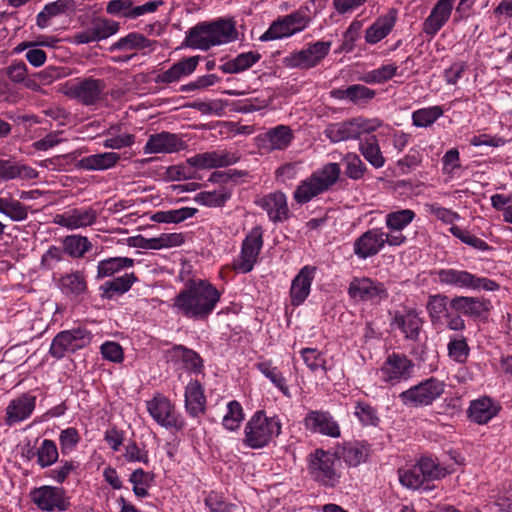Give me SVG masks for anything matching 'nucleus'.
<instances>
[{
  "instance_id": "nucleus-1",
  "label": "nucleus",
  "mask_w": 512,
  "mask_h": 512,
  "mask_svg": "<svg viewBox=\"0 0 512 512\" xmlns=\"http://www.w3.org/2000/svg\"><path fill=\"white\" fill-rule=\"evenodd\" d=\"M220 291L207 280H190L173 299L172 308L179 315L205 320L220 302Z\"/></svg>"
},
{
  "instance_id": "nucleus-2",
  "label": "nucleus",
  "mask_w": 512,
  "mask_h": 512,
  "mask_svg": "<svg viewBox=\"0 0 512 512\" xmlns=\"http://www.w3.org/2000/svg\"><path fill=\"white\" fill-rule=\"evenodd\" d=\"M237 38L235 22L219 18L212 22H202L186 33L185 45L192 49L207 51L211 47L229 43Z\"/></svg>"
},
{
  "instance_id": "nucleus-3",
  "label": "nucleus",
  "mask_w": 512,
  "mask_h": 512,
  "mask_svg": "<svg viewBox=\"0 0 512 512\" xmlns=\"http://www.w3.org/2000/svg\"><path fill=\"white\" fill-rule=\"evenodd\" d=\"M341 174V168L337 163H327L322 168L312 172L302 180L293 192L294 200L300 204H306L327 192L337 183Z\"/></svg>"
},
{
  "instance_id": "nucleus-4",
  "label": "nucleus",
  "mask_w": 512,
  "mask_h": 512,
  "mask_svg": "<svg viewBox=\"0 0 512 512\" xmlns=\"http://www.w3.org/2000/svg\"><path fill=\"white\" fill-rule=\"evenodd\" d=\"M281 428L277 416H267L262 410L256 411L245 424L242 443L251 449L264 448L279 436Z\"/></svg>"
},
{
  "instance_id": "nucleus-5",
  "label": "nucleus",
  "mask_w": 512,
  "mask_h": 512,
  "mask_svg": "<svg viewBox=\"0 0 512 512\" xmlns=\"http://www.w3.org/2000/svg\"><path fill=\"white\" fill-rule=\"evenodd\" d=\"M434 280L443 286L459 289L496 291L499 285L486 277H479L467 270L454 268L435 269L431 272Z\"/></svg>"
},
{
  "instance_id": "nucleus-6",
  "label": "nucleus",
  "mask_w": 512,
  "mask_h": 512,
  "mask_svg": "<svg viewBox=\"0 0 512 512\" xmlns=\"http://www.w3.org/2000/svg\"><path fill=\"white\" fill-rule=\"evenodd\" d=\"M379 118H365L362 116L346 121L331 123L324 130L325 136L333 143L358 139L363 134H369L383 127Z\"/></svg>"
},
{
  "instance_id": "nucleus-7",
  "label": "nucleus",
  "mask_w": 512,
  "mask_h": 512,
  "mask_svg": "<svg viewBox=\"0 0 512 512\" xmlns=\"http://www.w3.org/2000/svg\"><path fill=\"white\" fill-rule=\"evenodd\" d=\"M106 87V82L103 79L75 78L60 84L59 91L83 105L90 106L103 99Z\"/></svg>"
},
{
  "instance_id": "nucleus-8",
  "label": "nucleus",
  "mask_w": 512,
  "mask_h": 512,
  "mask_svg": "<svg viewBox=\"0 0 512 512\" xmlns=\"http://www.w3.org/2000/svg\"><path fill=\"white\" fill-rule=\"evenodd\" d=\"M340 460L336 454L316 449L310 454L308 470L311 477L327 487H334L340 480Z\"/></svg>"
},
{
  "instance_id": "nucleus-9",
  "label": "nucleus",
  "mask_w": 512,
  "mask_h": 512,
  "mask_svg": "<svg viewBox=\"0 0 512 512\" xmlns=\"http://www.w3.org/2000/svg\"><path fill=\"white\" fill-rule=\"evenodd\" d=\"M415 364L404 353H389L377 370V375L383 383L395 386L408 381L414 374Z\"/></svg>"
},
{
  "instance_id": "nucleus-10",
  "label": "nucleus",
  "mask_w": 512,
  "mask_h": 512,
  "mask_svg": "<svg viewBox=\"0 0 512 512\" xmlns=\"http://www.w3.org/2000/svg\"><path fill=\"white\" fill-rule=\"evenodd\" d=\"M445 387L444 381L431 377L401 392L399 398L407 407H424L440 398Z\"/></svg>"
},
{
  "instance_id": "nucleus-11",
  "label": "nucleus",
  "mask_w": 512,
  "mask_h": 512,
  "mask_svg": "<svg viewBox=\"0 0 512 512\" xmlns=\"http://www.w3.org/2000/svg\"><path fill=\"white\" fill-rule=\"evenodd\" d=\"M146 408L152 419L161 427L181 431L186 426L183 416L176 411L171 400L163 394L156 393L147 400Z\"/></svg>"
},
{
  "instance_id": "nucleus-12",
  "label": "nucleus",
  "mask_w": 512,
  "mask_h": 512,
  "mask_svg": "<svg viewBox=\"0 0 512 512\" xmlns=\"http://www.w3.org/2000/svg\"><path fill=\"white\" fill-rule=\"evenodd\" d=\"M310 23L307 9H298L273 21L260 37L261 41H272L293 36L305 30Z\"/></svg>"
},
{
  "instance_id": "nucleus-13",
  "label": "nucleus",
  "mask_w": 512,
  "mask_h": 512,
  "mask_svg": "<svg viewBox=\"0 0 512 512\" xmlns=\"http://www.w3.org/2000/svg\"><path fill=\"white\" fill-rule=\"evenodd\" d=\"M331 41L319 40L308 43L300 50H296L283 59L286 67L307 70L318 66L329 54Z\"/></svg>"
},
{
  "instance_id": "nucleus-14",
  "label": "nucleus",
  "mask_w": 512,
  "mask_h": 512,
  "mask_svg": "<svg viewBox=\"0 0 512 512\" xmlns=\"http://www.w3.org/2000/svg\"><path fill=\"white\" fill-rule=\"evenodd\" d=\"M92 338L91 332L81 327L61 331L53 338L49 354L55 359H62L66 354L88 346Z\"/></svg>"
},
{
  "instance_id": "nucleus-15",
  "label": "nucleus",
  "mask_w": 512,
  "mask_h": 512,
  "mask_svg": "<svg viewBox=\"0 0 512 512\" xmlns=\"http://www.w3.org/2000/svg\"><path fill=\"white\" fill-rule=\"evenodd\" d=\"M401 242L397 237H388L382 228H371L355 239L353 252L358 259L365 260L377 255L386 244L396 246Z\"/></svg>"
},
{
  "instance_id": "nucleus-16",
  "label": "nucleus",
  "mask_w": 512,
  "mask_h": 512,
  "mask_svg": "<svg viewBox=\"0 0 512 512\" xmlns=\"http://www.w3.org/2000/svg\"><path fill=\"white\" fill-rule=\"evenodd\" d=\"M31 502L43 512H64L70 502L62 487L43 485L30 491Z\"/></svg>"
},
{
  "instance_id": "nucleus-17",
  "label": "nucleus",
  "mask_w": 512,
  "mask_h": 512,
  "mask_svg": "<svg viewBox=\"0 0 512 512\" xmlns=\"http://www.w3.org/2000/svg\"><path fill=\"white\" fill-rule=\"evenodd\" d=\"M348 295L356 301L380 304L389 297L384 283L369 277H354L348 287Z\"/></svg>"
},
{
  "instance_id": "nucleus-18",
  "label": "nucleus",
  "mask_w": 512,
  "mask_h": 512,
  "mask_svg": "<svg viewBox=\"0 0 512 512\" xmlns=\"http://www.w3.org/2000/svg\"><path fill=\"white\" fill-rule=\"evenodd\" d=\"M263 247V230L256 226L246 235L241 245V251L233 264L234 270L248 273L253 270L260 251Z\"/></svg>"
},
{
  "instance_id": "nucleus-19",
  "label": "nucleus",
  "mask_w": 512,
  "mask_h": 512,
  "mask_svg": "<svg viewBox=\"0 0 512 512\" xmlns=\"http://www.w3.org/2000/svg\"><path fill=\"white\" fill-rule=\"evenodd\" d=\"M98 213L92 207L71 208L63 213L56 214L53 223L67 230L84 229L94 225Z\"/></svg>"
},
{
  "instance_id": "nucleus-20",
  "label": "nucleus",
  "mask_w": 512,
  "mask_h": 512,
  "mask_svg": "<svg viewBox=\"0 0 512 512\" xmlns=\"http://www.w3.org/2000/svg\"><path fill=\"white\" fill-rule=\"evenodd\" d=\"M118 30V22L108 18L96 17L87 28L73 35V42L76 44L98 42L116 34Z\"/></svg>"
},
{
  "instance_id": "nucleus-21",
  "label": "nucleus",
  "mask_w": 512,
  "mask_h": 512,
  "mask_svg": "<svg viewBox=\"0 0 512 512\" xmlns=\"http://www.w3.org/2000/svg\"><path fill=\"white\" fill-rule=\"evenodd\" d=\"M423 325V319L415 308L404 307L393 313L391 327L399 329L404 337L411 341H418Z\"/></svg>"
},
{
  "instance_id": "nucleus-22",
  "label": "nucleus",
  "mask_w": 512,
  "mask_h": 512,
  "mask_svg": "<svg viewBox=\"0 0 512 512\" xmlns=\"http://www.w3.org/2000/svg\"><path fill=\"white\" fill-rule=\"evenodd\" d=\"M255 204L267 213L273 223L284 222L290 216L287 197L281 191L266 194L258 198Z\"/></svg>"
},
{
  "instance_id": "nucleus-23",
  "label": "nucleus",
  "mask_w": 512,
  "mask_h": 512,
  "mask_svg": "<svg viewBox=\"0 0 512 512\" xmlns=\"http://www.w3.org/2000/svg\"><path fill=\"white\" fill-rule=\"evenodd\" d=\"M303 422L305 428L312 433H318L331 438H338L341 435L339 424L327 411H309Z\"/></svg>"
},
{
  "instance_id": "nucleus-24",
  "label": "nucleus",
  "mask_w": 512,
  "mask_h": 512,
  "mask_svg": "<svg viewBox=\"0 0 512 512\" xmlns=\"http://www.w3.org/2000/svg\"><path fill=\"white\" fill-rule=\"evenodd\" d=\"M35 407L36 396L29 393L10 400L5 410V424L11 427L27 420L33 414Z\"/></svg>"
},
{
  "instance_id": "nucleus-25",
  "label": "nucleus",
  "mask_w": 512,
  "mask_h": 512,
  "mask_svg": "<svg viewBox=\"0 0 512 512\" xmlns=\"http://www.w3.org/2000/svg\"><path fill=\"white\" fill-rule=\"evenodd\" d=\"M185 142L177 134L160 132L149 136L143 151L145 154H170L184 149Z\"/></svg>"
},
{
  "instance_id": "nucleus-26",
  "label": "nucleus",
  "mask_w": 512,
  "mask_h": 512,
  "mask_svg": "<svg viewBox=\"0 0 512 512\" xmlns=\"http://www.w3.org/2000/svg\"><path fill=\"white\" fill-rule=\"evenodd\" d=\"M315 275L316 267L306 265L303 266L293 278L289 291L292 306L298 307L308 298Z\"/></svg>"
},
{
  "instance_id": "nucleus-27",
  "label": "nucleus",
  "mask_w": 512,
  "mask_h": 512,
  "mask_svg": "<svg viewBox=\"0 0 512 512\" xmlns=\"http://www.w3.org/2000/svg\"><path fill=\"white\" fill-rule=\"evenodd\" d=\"M455 0H438L422 24V31L434 37L450 19Z\"/></svg>"
},
{
  "instance_id": "nucleus-28",
  "label": "nucleus",
  "mask_w": 512,
  "mask_h": 512,
  "mask_svg": "<svg viewBox=\"0 0 512 512\" xmlns=\"http://www.w3.org/2000/svg\"><path fill=\"white\" fill-rule=\"evenodd\" d=\"M416 218V213L412 209H396L388 212L384 217V223L388 229V237H397L401 242L396 246L404 245L407 237L402 233Z\"/></svg>"
},
{
  "instance_id": "nucleus-29",
  "label": "nucleus",
  "mask_w": 512,
  "mask_h": 512,
  "mask_svg": "<svg viewBox=\"0 0 512 512\" xmlns=\"http://www.w3.org/2000/svg\"><path fill=\"white\" fill-rule=\"evenodd\" d=\"M398 19V11L391 8L387 13L379 16L372 25L365 30V41L374 45L387 37L393 30Z\"/></svg>"
},
{
  "instance_id": "nucleus-30",
  "label": "nucleus",
  "mask_w": 512,
  "mask_h": 512,
  "mask_svg": "<svg viewBox=\"0 0 512 512\" xmlns=\"http://www.w3.org/2000/svg\"><path fill=\"white\" fill-rule=\"evenodd\" d=\"M199 56L184 58L174 63L169 69L159 73L154 78L156 84H172L191 75L197 68Z\"/></svg>"
},
{
  "instance_id": "nucleus-31",
  "label": "nucleus",
  "mask_w": 512,
  "mask_h": 512,
  "mask_svg": "<svg viewBox=\"0 0 512 512\" xmlns=\"http://www.w3.org/2000/svg\"><path fill=\"white\" fill-rule=\"evenodd\" d=\"M452 309L473 318H482L487 315L491 308V302L484 298L456 296L451 299Z\"/></svg>"
},
{
  "instance_id": "nucleus-32",
  "label": "nucleus",
  "mask_w": 512,
  "mask_h": 512,
  "mask_svg": "<svg viewBox=\"0 0 512 512\" xmlns=\"http://www.w3.org/2000/svg\"><path fill=\"white\" fill-rule=\"evenodd\" d=\"M0 214L13 222H23L28 219L29 206L16 198L10 191H0Z\"/></svg>"
},
{
  "instance_id": "nucleus-33",
  "label": "nucleus",
  "mask_w": 512,
  "mask_h": 512,
  "mask_svg": "<svg viewBox=\"0 0 512 512\" xmlns=\"http://www.w3.org/2000/svg\"><path fill=\"white\" fill-rule=\"evenodd\" d=\"M237 159L235 154L224 151H211L197 154L189 158L188 162L198 169H212L232 165Z\"/></svg>"
},
{
  "instance_id": "nucleus-34",
  "label": "nucleus",
  "mask_w": 512,
  "mask_h": 512,
  "mask_svg": "<svg viewBox=\"0 0 512 512\" xmlns=\"http://www.w3.org/2000/svg\"><path fill=\"white\" fill-rule=\"evenodd\" d=\"M500 406L490 397L483 396L470 402L468 417L477 424H486L499 412Z\"/></svg>"
},
{
  "instance_id": "nucleus-35",
  "label": "nucleus",
  "mask_w": 512,
  "mask_h": 512,
  "mask_svg": "<svg viewBox=\"0 0 512 512\" xmlns=\"http://www.w3.org/2000/svg\"><path fill=\"white\" fill-rule=\"evenodd\" d=\"M294 136L291 128L278 125L260 136L262 146L269 150H284L292 142Z\"/></svg>"
},
{
  "instance_id": "nucleus-36",
  "label": "nucleus",
  "mask_w": 512,
  "mask_h": 512,
  "mask_svg": "<svg viewBox=\"0 0 512 512\" xmlns=\"http://www.w3.org/2000/svg\"><path fill=\"white\" fill-rule=\"evenodd\" d=\"M77 4L75 0H56L46 4L36 16V24L39 28L44 29L50 25L52 18L74 12Z\"/></svg>"
},
{
  "instance_id": "nucleus-37",
  "label": "nucleus",
  "mask_w": 512,
  "mask_h": 512,
  "mask_svg": "<svg viewBox=\"0 0 512 512\" xmlns=\"http://www.w3.org/2000/svg\"><path fill=\"white\" fill-rule=\"evenodd\" d=\"M185 409L191 417H198L206 409V397L201 384L190 381L185 388Z\"/></svg>"
},
{
  "instance_id": "nucleus-38",
  "label": "nucleus",
  "mask_w": 512,
  "mask_h": 512,
  "mask_svg": "<svg viewBox=\"0 0 512 512\" xmlns=\"http://www.w3.org/2000/svg\"><path fill=\"white\" fill-rule=\"evenodd\" d=\"M137 280L138 279L133 272L124 273L119 277H114L100 285V295L105 299H113L116 296L123 295L130 290Z\"/></svg>"
},
{
  "instance_id": "nucleus-39",
  "label": "nucleus",
  "mask_w": 512,
  "mask_h": 512,
  "mask_svg": "<svg viewBox=\"0 0 512 512\" xmlns=\"http://www.w3.org/2000/svg\"><path fill=\"white\" fill-rule=\"evenodd\" d=\"M135 143V135L123 131V124L111 125L105 132L103 146L108 149L129 148Z\"/></svg>"
},
{
  "instance_id": "nucleus-40",
  "label": "nucleus",
  "mask_w": 512,
  "mask_h": 512,
  "mask_svg": "<svg viewBox=\"0 0 512 512\" xmlns=\"http://www.w3.org/2000/svg\"><path fill=\"white\" fill-rule=\"evenodd\" d=\"M135 260L129 257H110L98 262V279L114 277L116 274L130 269L134 266Z\"/></svg>"
},
{
  "instance_id": "nucleus-41",
  "label": "nucleus",
  "mask_w": 512,
  "mask_h": 512,
  "mask_svg": "<svg viewBox=\"0 0 512 512\" xmlns=\"http://www.w3.org/2000/svg\"><path fill=\"white\" fill-rule=\"evenodd\" d=\"M120 160V155L115 152H104L83 157L79 161V167L84 170H106L114 167Z\"/></svg>"
},
{
  "instance_id": "nucleus-42",
  "label": "nucleus",
  "mask_w": 512,
  "mask_h": 512,
  "mask_svg": "<svg viewBox=\"0 0 512 512\" xmlns=\"http://www.w3.org/2000/svg\"><path fill=\"white\" fill-rule=\"evenodd\" d=\"M168 356L171 361L182 362L185 367L195 373H199L202 368L200 356L191 349L182 345H176L168 350Z\"/></svg>"
},
{
  "instance_id": "nucleus-43",
  "label": "nucleus",
  "mask_w": 512,
  "mask_h": 512,
  "mask_svg": "<svg viewBox=\"0 0 512 512\" xmlns=\"http://www.w3.org/2000/svg\"><path fill=\"white\" fill-rule=\"evenodd\" d=\"M37 175V171L27 165L0 159V176L4 180H13L17 178L30 180L35 179Z\"/></svg>"
},
{
  "instance_id": "nucleus-44",
  "label": "nucleus",
  "mask_w": 512,
  "mask_h": 512,
  "mask_svg": "<svg viewBox=\"0 0 512 512\" xmlns=\"http://www.w3.org/2000/svg\"><path fill=\"white\" fill-rule=\"evenodd\" d=\"M260 58L261 55L256 51L241 53L237 55L235 58L221 65L220 69L224 73H240L252 67L255 63H257L260 60Z\"/></svg>"
},
{
  "instance_id": "nucleus-45",
  "label": "nucleus",
  "mask_w": 512,
  "mask_h": 512,
  "mask_svg": "<svg viewBox=\"0 0 512 512\" xmlns=\"http://www.w3.org/2000/svg\"><path fill=\"white\" fill-rule=\"evenodd\" d=\"M359 151L363 157L376 169L385 165V157L383 156L376 136L365 138L359 143Z\"/></svg>"
},
{
  "instance_id": "nucleus-46",
  "label": "nucleus",
  "mask_w": 512,
  "mask_h": 512,
  "mask_svg": "<svg viewBox=\"0 0 512 512\" xmlns=\"http://www.w3.org/2000/svg\"><path fill=\"white\" fill-rule=\"evenodd\" d=\"M417 464L427 484L431 481L440 480L452 473L450 467L441 465L437 459L431 457H422L417 461Z\"/></svg>"
},
{
  "instance_id": "nucleus-47",
  "label": "nucleus",
  "mask_w": 512,
  "mask_h": 512,
  "mask_svg": "<svg viewBox=\"0 0 512 512\" xmlns=\"http://www.w3.org/2000/svg\"><path fill=\"white\" fill-rule=\"evenodd\" d=\"M64 254H68L72 258H82L92 249V243L86 236L72 234L66 236L63 241Z\"/></svg>"
},
{
  "instance_id": "nucleus-48",
  "label": "nucleus",
  "mask_w": 512,
  "mask_h": 512,
  "mask_svg": "<svg viewBox=\"0 0 512 512\" xmlns=\"http://www.w3.org/2000/svg\"><path fill=\"white\" fill-rule=\"evenodd\" d=\"M59 287L67 295L79 296L87 289L85 275L80 271L65 274L59 280Z\"/></svg>"
},
{
  "instance_id": "nucleus-49",
  "label": "nucleus",
  "mask_w": 512,
  "mask_h": 512,
  "mask_svg": "<svg viewBox=\"0 0 512 512\" xmlns=\"http://www.w3.org/2000/svg\"><path fill=\"white\" fill-rule=\"evenodd\" d=\"M443 115L444 109L439 105L420 108L412 113V124L416 127L427 128L433 125Z\"/></svg>"
},
{
  "instance_id": "nucleus-50",
  "label": "nucleus",
  "mask_w": 512,
  "mask_h": 512,
  "mask_svg": "<svg viewBox=\"0 0 512 512\" xmlns=\"http://www.w3.org/2000/svg\"><path fill=\"white\" fill-rule=\"evenodd\" d=\"M231 198V193L226 187H219L213 191H202L196 194L194 200L202 206L221 207Z\"/></svg>"
},
{
  "instance_id": "nucleus-51",
  "label": "nucleus",
  "mask_w": 512,
  "mask_h": 512,
  "mask_svg": "<svg viewBox=\"0 0 512 512\" xmlns=\"http://www.w3.org/2000/svg\"><path fill=\"white\" fill-rule=\"evenodd\" d=\"M448 357L459 364H464L470 355L467 339L462 335L451 336L447 344Z\"/></svg>"
},
{
  "instance_id": "nucleus-52",
  "label": "nucleus",
  "mask_w": 512,
  "mask_h": 512,
  "mask_svg": "<svg viewBox=\"0 0 512 512\" xmlns=\"http://www.w3.org/2000/svg\"><path fill=\"white\" fill-rule=\"evenodd\" d=\"M398 474L400 483L409 489L429 488L417 463L410 468L400 469Z\"/></svg>"
},
{
  "instance_id": "nucleus-53",
  "label": "nucleus",
  "mask_w": 512,
  "mask_h": 512,
  "mask_svg": "<svg viewBox=\"0 0 512 512\" xmlns=\"http://www.w3.org/2000/svg\"><path fill=\"white\" fill-rule=\"evenodd\" d=\"M258 370L268 378L285 396H290L289 388L286 379L279 369L272 365L269 361L260 362L257 364Z\"/></svg>"
},
{
  "instance_id": "nucleus-54",
  "label": "nucleus",
  "mask_w": 512,
  "mask_h": 512,
  "mask_svg": "<svg viewBox=\"0 0 512 512\" xmlns=\"http://www.w3.org/2000/svg\"><path fill=\"white\" fill-rule=\"evenodd\" d=\"M150 46V40L144 35L136 32L129 33L128 35L120 38L118 41L113 43L110 47V51L115 50H133L143 49Z\"/></svg>"
},
{
  "instance_id": "nucleus-55",
  "label": "nucleus",
  "mask_w": 512,
  "mask_h": 512,
  "mask_svg": "<svg viewBox=\"0 0 512 512\" xmlns=\"http://www.w3.org/2000/svg\"><path fill=\"white\" fill-rule=\"evenodd\" d=\"M398 66L389 63L367 72L361 80L367 84H381L397 75Z\"/></svg>"
},
{
  "instance_id": "nucleus-56",
  "label": "nucleus",
  "mask_w": 512,
  "mask_h": 512,
  "mask_svg": "<svg viewBox=\"0 0 512 512\" xmlns=\"http://www.w3.org/2000/svg\"><path fill=\"white\" fill-rule=\"evenodd\" d=\"M341 456L349 466H358L368 456L367 448L359 443H347L343 446Z\"/></svg>"
},
{
  "instance_id": "nucleus-57",
  "label": "nucleus",
  "mask_w": 512,
  "mask_h": 512,
  "mask_svg": "<svg viewBox=\"0 0 512 512\" xmlns=\"http://www.w3.org/2000/svg\"><path fill=\"white\" fill-rule=\"evenodd\" d=\"M243 420L244 412L241 404L236 400L230 401L227 404V413L222 419L223 427L229 431H235L240 427Z\"/></svg>"
},
{
  "instance_id": "nucleus-58",
  "label": "nucleus",
  "mask_w": 512,
  "mask_h": 512,
  "mask_svg": "<svg viewBox=\"0 0 512 512\" xmlns=\"http://www.w3.org/2000/svg\"><path fill=\"white\" fill-rule=\"evenodd\" d=\"M448 297L443 294L430 295L426 304L431 321L434 323L448 313Z\"/></svg>"
},
{
  "instance_id": "nucleus-59",
  "label": "nucleus",
  "mask_w": 512,
  "mask_h": 512,
  "mask_svg": "<svg viewBox=\"0 0 512 512\" xmlns=\"http://www.w3.org/2000/svg\"><path fill=\"white\" fill-rule=\"evenodd\" d=\"M59 457L56 443L50 439H44L37 450V463L46 468L53 465Z\"/></svg>"
},
{
  "instance_id": "nucleus-60",
  "label": "nucleus",
  "mask_w": 512,
  "mask_h": 512,
  "mask_svg": "<svg viewBox=\"0 0 512 512\" xmlns=\"http://www.w3.org/2000/svg\"><path fill=\"white\" fill-rule=\"evenodd\" d=\"M343 163L345 164V174L352 180L363 178L364 174L367 172L365 163L356 153H348L345 155Z\"/></svg>"
},
{
  "instance_id": "nucleus-61",
  "label": "nucleus",
  "mask_w": 512,
  "mask_h": 512,
  "mask_svg": "<svg viewBox=\"0 0 512 512\" xmlns=\"http://www.w3.org/2000/svg\"><path fill=\"white\" fill-rule=\"evenodd\" d=\"M450 233L458 238L461 242L466 245L471 246L472 248L485 252L490 250V246L484 240L478 238L477 236L471 234L469 231L463 230L460 227L453 225L449 228Z\"/></svg>"
},
{
  "instance_id": "nucleus-62",
  "label": "nucleus",
  "mask_w": 512,
  "mask_h": 512,
  "mask_svg": "<svg viewBox=\"0 0 512 512\" xmlns=\"http://www.w3.org/2000/svg\"><path fill=\"white\" fill-rule=\"evenodd\" d=\"M450 233L458 238L461 242L466 245L471 246L472 248L485 252L490 250V246L484 240L478 238L477 236L471 234L469 231L463 230L460 227L453 225L449 228Z\"/></svg>"
},
{
  "instance_id": "nucleus-63",
  "label": "nucleus",
  "mask_w": 512,
  "mask_h": 512,
  "mask_svg": "<svg viewBox=\"0 0 512 512\" xmlns=\"http://www.w3.org/2000/svg\"><path fill=\"white\" fill-rule=\"evenodd\" d=\"M300 353L304 363L311 371L315 372L321 369L327 372L326 359L322 352L315 348H303Z\"/></svg>"
},
{
  "instance_id": "nucleus-64",
  "label": "nucleus",
  "mask_w": 512,
  "mask_h": 512,
  "mask_svg": "<svg viewBox=\"0 0 512 512\" xmlns=\"http://www.w3.org/2000/svg\"><path fill=\"white\" fill-rule=\"evenodd\" d=\"M204 502L210 512H235L237 509L234 504L227 503L223 496L216 492H210Z\"/></svg>"
}]
</instances>
